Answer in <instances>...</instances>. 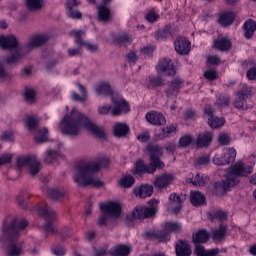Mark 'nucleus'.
Masks as SVG:
<instances>
[{
	"label": "nucleus",
	"mask_w": 256,
	"mask_h": 256,
	"mask_svg": "<svg viewBox=\"0 0 256 256\" xmlns=\"http://www.w3.org/2000/svg\"><path fill=\"white\" fill-rule=\"evenodd\" d=\"M29 222L25 219H17L15 216L7 217L2 227L0 242L5 246L7 256L23 255V242L19 240V233L28 227Z\"/></svg>",
	"instance_id": "f257e3e1"
},
{
	"label": "nucleus",
	"mask_w": 256,
	"mask_h": 256,
	"mask_svg": "<svg viewBox=\"0 0 256 256\" xmlns=\"http://www.w3.org/2000/svg\"><path fill=\"white\" fill-rule=\"evenodd\" d=\"M60 131L63 135L77 137L81 131H89L92 135H96L99 139L105 137V132L93 123L87 115L83 114L76 108L72 109L59 124Z\"/></svg>",
	"instance_id": "f03ea898"
},
{
	"label": "nucleus",
	"mask_w": 256,
	"mask_h": 256,
	"mask_svg": "<svg viewBox=\"0 0 256 256\" xmlns=\"http://www.w3.org/2000/svg\"><path fill=\"white\" fill-rule=\"evenodd\" d=\"M109 167V159L100 157L95 162L79 165L74 174V183L79 187H103V182L97 176V171Z\"/></svg>",
	"instance_id": "7ed1b4c3"
},
{
	"label": "nucleus",
	"mask_w": 256,
	"mask_h": 256,
	"mask_svg": "<svg viewBox=\"0 0 256 256\" xmlns=\"http://www.w3.org/2000/svg\"><path fill=\"white\" fill-rule=\"evenodd\" d=\"M253 173L252 166L246 165L243 162L234 164L228 171L226 180L214 183V193L216 195H225L231 187H235L239 183L237 177H247Z\"/></svg>",
	"instance_id": "20e7f679"
},
{
	"label": "nucleus",
	"mask_w": 256,
	"mask_h": 256,
	"mask_svg": "<svg viewBox=\"0 0 256 256\" xmlns=\"http://www.w3.org/2000/svg\"><path fill=\"white\" fill-rule=\"evenodd\" d=\"M112 107L109 104H103L98 107L97 111L99 115H110L112 117H119L125 115L129 110V103L119 94L112 95Z\"/></svg>",
	"instance_id": "39448f33"
},
{
	"label": "nucleus",
	"mask_w": 256,
	"mask_h": 256,
	"mask_svg": "<svg viewBox=\"0 0 256 256\" xmlns=\"http://www.w3.org/2000/svg\"><path fill=\"white\" fill-rule=\"evenodd\" d=\"M49 41V36L47 35H37L30 38L29 42L26 46L20 50H15L12 52L7 58L6 63H17L23 59L27 55V53H31L35 47H41V45H45L46 42Z\"/></svg>",
	"instance_id": "423d86ee"
},
{
	"label": "nucleus",
	"mask_w": 256,
	"mask_h": 256,
	"mask_svg": "<svg viewBox=\"0 0 256 256\" xmlns=\"http://www.w3.org/2000/svg\"><path fill=\"white\" fill-rule=\"evenodd\" d=\"M210 234L205 229H200L192 234V241L195 245V255L197 256H215L219 253V248H214L211 250H205L203 243L209 241Z\"/></svg>",
	"instance_id": "0eeeda50"
},
{
	"label": "nucleus",
	"mask_w": 256,
	"mask_h": 256,
	"mask_svg": "<svg viewBox=\"0 0 256 256\" xmlns=\"http://www.w3.org/2000/svg\"><path fill=\"white\" fill-rule=\"evenodd\" d=\"M102 215L98 219V225L103 226L109 219H119L121 216V204L117 202H108L100 204Z\"/></svg>",
	"instance_id": "6e6552de"
},
{
	"label": "nucleus",
	"mask_w": 256,
	"mask_h": 256,
	"mask_svg": "<svg viewBox=\"0 0 256 256\" xmlns=\"http://www.w3.org/2000/svg\"><path fill=\"white\" fill-rule=\"evenodd\" d=\"M150 207L147 206H136L131 213L132 219H138L143 221V219H151L157 214V206L159 205V200L152 199Z\"/></svg>",
	"instance_id": "1a4fd4ad"
},
{
	"label": "nucleus",
	"mask_w": 256,
	"mask_h": 256,
	"mask_svg": "<svg viewBox=\"0 0 256 256\" xmlns=\"http://www.w3.org/2000/svg\"><path fill=\"white\" fill-rule=\"evenodd\" d=\"M38 213L41 217L45 219L44 231L48 235H54L57 233V228L53 225L54 221L57 219V214L49 206L44 205L39 208Z\"/></svg>",
	"instance_id": "9d476101"
},
{
	"label": "nucleus",
	"mask_w": 256,
	"mask_h": 256,
	"mask_svg": "<svg viewBox=\"0 0 256 256\" xmlns=\"http://www.w3.org/2000/svg\"><path fill=\"white\" fill-rule=\"evenodd\" d=\"M18 167H27L28 173L35 177L39 171H41V162L35 158V156H21L17 159Z\"/></svg>",
	"instance_id": "9b49d317"
},
{
	"label": "nucleus",
	"mask_w": 256,
	"mask_h": 256,
	"mask_svg": "<svg viewBox=\"0 0 256 256\" xmlns=\"http://www.w3.org/2000/svg\"><path fill=\"white\" fill-rule=\"evenodd\" d=\"M147 151L150 155V163L155 165L158 169H163L165 167V163L161 161V157H163V148L157 144L148 145Z\"/></svg>",
	"instance_id": "f8f14e48"
},
{
	"label": "nucleus",
	"mask_w": 256,
	"mask_h": 256,
	"mask_svg": "<svg viewBox=\"0 0 256 256\" xmlns=\"http://www.w3.org/2000/svg\"><path fill=\"white\" fill-rule=\"evenodd\" d=\"M70 35L74 37L76 45L85 47V49L87 51H90V53H97V51H99V46L97 44L83 41V37H85V32L81 30H72L70 32Z\"/></svg>",
	"instance_id": "ddd939ff"
},
{
	"label": "nucleus",
	"mask_w": 256,
	"mask_h": 256,
	"mask_svg": "<svg viewBox=\"0 0 256 256\" xmlns=\"http://www.w3.org/2000/svg\"><path fill=\"white\" fill-rule=\"evenodd\" d=\"M187 199L184 194L177 195V193H172L169 196V203H168V211L177 215L180 213L181 209H183V202Z\"/></svg>",
	"instance_id": "4468645a"
},
{
	"label": "nucleus",
	"mask_w": 256,
	"mask_h": 256,
	"mask_svg": "<svg viewBox=\"0 0 256 256\" xmlns=\"http://www.w3.org/2000/svg\"><path fill=\"white\" fill-rule=\"evenodd\" d=\"M236 157H237V150H235V148H228L221 156L216 155L213 158V164L229 165V163H233V161H235Z\"/></svg>",
	"instance_id": "2eb2a0df"
},
{
	"label": "nucleus",
	"mask_w": 256,
	"mask_h": 256,
	"mask_svg": "<svg viewBox=\"0 0 256 256\" xmlns=\"http://www.w3.org/2000/svg\"><path fill=\"white\" fill-rule=\"evenodd\" d=\"M157 169H159V168L156 167L155 165H153V162L145 164V161L140 159V160L136 161V163H135L134 174L135 175H145L148 173L149 175H153V173H155V171H157Z\"/></svg>",
	"instance_id": "dca6fc26"
},
{
	"label": "nucleus",
	"mask_w": 256,
	"mask_h": 256,
	"mask_svg": "<svg viewBox=\"0 0 256 256\" xmlns=\"http://www.w3.org/2000/svg\"><path fill=\"white\" fill-rule=\"evenodd\" d=\"M183 85V80L181 78H175L174 80L168 83V86L165 90L167 99H176Z\"/></svg>",
	"instance_id": "f3484780"
},
{
	"label": "nucleus",
	"mask_w": 256,
	"mask_h": 256,
	"mask_svg": "<svg viewBox=\"0 0 256 256\" xmlns=\"http://www.w3.org/2000/svg\"><path fill=\"white\" fill-rule=\"evenodd\" d=\"M156 70L158 73H165L168 77H175V74L177 73L175 66L173 65V61L167 58L158 63Z\"/></svg>",
	"instance_id": "a211bd4d"
},
{
	"label": "nucleus",
	"mask_w": 256,
	"mask_h": 256,
	"mask_svg": "<svg viewBox=\"0 0 256 256\" xmlns=\"http://www.w3.org/2000/svg\"><path fill=\"white\" fill-rule=\"evenodd\" d=\"M174 48L178 55H189L191 42L185 37H179L174 41Z\"/></svg>",
	"instance_id": "6ab92c4d"
},
{
	"label": "nucleus",
	"mask_w": 256,
	"mask_h": 256,
	"mask_svg": "<svg viewBox=\"0 0 256 256\" xmlns=\"http://www.w3.org/2000/svg\"><path fill=\"white\" fill-rule=\"evenodd\" d=\"M174 180L175 176H173V174H162L156 176L155 180L153 181V185L156 187V189H165V187H169Z\"/></svg>",
	"instance_id": "aec40b11"
},
{
	"label": "nucleus",
	"mask_w": 256,
	"mask_h": 256,
	"mask_svg": "<svg viewBox=\"0 0 256 256\" xmlns=\"http://www.w3.org/2000/svg\"><path fill=\"white\" fill-rule=\"evenodd\" d=\"M133 193L135 197H139V199H147V197L153 195V186L151 184L141 185L134 188Z\"/></svg>",
	"instance_id": "412c9836"
},
{
	"label": "nucleus",
	"mask_w": 256,
	"mask_h": 256,
	"mask_svg": "<svg viewBox=\"0 0 256 256\" xmlns=\"http://www.w3.org/2000/svg\"><path fill=\"white\" fill-rule=\"evenodd\" d=\"M146 121L151 125H165L167 120L161 112L152 111L146 114Z\"/></svg>",
	"instance_id": "4be33fe9"
},
{
	"label": "nucleus",
	"mask_w": 256,
	"mask_h": 256,
	"mask_svg": "<svg viewBox=\"0 0 256 256\" xmlns=\"http://www.w3.org/2000/svg\"><path fill=\"white\" fill-rule=\"evenodd\" d=\"M0 47L1 49H15L17 48V38L12 35H1L0 36Z\"/></svg>",
	"instance_id": "5701e85b"
},
{
	"label": "nucleus",
	"mask_w": 256,
	"mask_h": 256,
	"mask_svg": "<svg viewBox=\"0 0 256 256\" xmlns=\"http://www.w3.org/2000/svg\"><path fill=\"white\" fill-rule=\"evenodd\" d=\"M175 250L177 256H191V254L193 253V251L191 250V245L183 240H179L176 243Z\"/></svg>",
	"instance_id": "b1692460"
},
{
	"label": "nucleus",
	"mask_w": 256,
	"mask_h": 256,
	"mask_svg": "<svg viewBox=\"0 0 256 256\" xmlns=\"http://www.w3.org/2000/svg\"><path fill=\"white\" fill-rule=\"evenodd\" d=\"M106 4H100L97 7V11H98V21H102L103 23H107L109 21H111V10L109 9V7L105 6Z\"/></svg>",
	"instance_id": "393cba45"
},
{
	"label": "nucleus",
	"mask_w": 256,
	"mask_h": 256,
	"mask_svg": "<svg viewBox=\"0 0 256 256\" xmlns=\"http://www.w3.org/2000/svg\"><path fill=\"white\" fill-rule=\"evenodd\" d=\"M211 141H213V134L211 132H203L198 135L196 145L199 148L209 147Z\"/></svg>",
	"instance_id": "a878e982"
},
{
	"label": "nucleus",
	"mask_w": 256,
	"mask_h": 256,
	"mask_svg": "<svg viewBox=\"0 0 256 256\" xmlns=\"http://www.w3.org/2000/svg\"><path fill=\"white\" fill-rule=\"evenodd\" d=\"M95 91L97 95L101 96L104 95L105 97L111 96V100H113V95H119L118 93L113 92L111 89V85L108 83H101L98 86H96Z\"/></svg>",
	"instance_id": "bb28decb"
},
{
	"label": "nucleus",
	"mask_w": 256,
	"mask_h": 256,
	"mask_svg": "<svg viewBox=\"0 0 256 256\" xmlns=\"http://www.w3.org/2000/svg\"><path fill=\"white\" fill-rule=\"evenodd\" d=\"M190 202L194 207H201V205H205V195L199 191L191 192Z\"/></svg>",
	"instance_id": "cd10ccee"
},
{
	"label": "nucleus",
	"mask_w": 256,
	"mask_h": 256,
	"mask_svg": "<svg viewBox=\"0 0 256 256\" xmlns=\"http://www.w3.org/2000/svg\"><path fill=\"white\" fill-rule=\"evenodd\" d=\"M231 46V39L229 38H218L214 41V47L218 49V51H229Z\"/></svg>",
	"instance_id": "c85d7f7f"
},
{
	"label": "nucleus",
	"mask_w": 256,
	"mask_h": 256,
	"mask_svg": "<svg viewBox=\"0 0 256 256\" xmlns=\"http://www.w3.org/2000/svg\"><path fill=\"white\" fill-rule=\"evenodd\" d=\"M109 255L111 256H128L129 246L128 245H117L109 250Z\"/></svg>",
	"instance_id": "c756f323"
},
{
	"label": "nucleus",
	"mask_w": 256,
	"mask_h": 256,
	"mask_svg": "<svg viewBox=\"0 0 256 256\" xmlns=\"http://www.w3.org/2000/svg\"><path fill=\"white\" fill-rule=\"evenodd\" d=\"M256 22L249 19L244 23V35L246 39H251L255 35Z\"/></svg>",
	"instance_id": "7c9ffc66"
},
{
	"label": "nucleus",
	"mask_w": 256,
	"mask_h": 256,
	"mask_svg": "<svg viewBox=\"0 0 256 256\" xmlns=\"http://www.w3.org/2000/svg\"><path fill=\"white\" fill-rule=\"evenodd\" d=\"M113 133L115 137H127V133H129V126L123 123H116L113 126Z\"/></svg>",
	"instance_id": "2f4dec72"
},
{
	"label": "nucleus",
	"mask_w": 256,
	"mask_h": 256,
	"mask_svg": "<svg viewBox=\"0 0 256 256\" xmlns=\"http://www.w3.org/2000/svg\"><path fill=\"white\" fill-rule=\"evenodd\" d=\"M77 87L81 96L77 94V92L72 93L73 101H79L80 103H85L87 101V89L81 83H77Z\"/></svg>",
	"instance_id": "473e14b6"
},
{
	"label": "nucleus",
	"mask_w": 256,
	"mask_h": 256,
	"mask_svg": "<svg viewBox=\"0 0 256 256\" xmlns=\"http://www.w3.org/2000/svg\"><path fill=\"white\" fill-rule=\"evenodd\" d=\"M234 19H235V14L233 12H224L219 17V23L223 27H229V25H233Z\"/></svg>",
	"instance_id": "72a5a7b5"
},
{
	"label": "nucleus",
	"mask_w": 256,
	"mask_h": 256,
	"mask_svg": "<svg viewBox=\"0 0 256 256\" xmlns=\"http://www.w3.org/2000/svg\"><path fill=\"white\" fill-rule=\"evenodd\" d=\"M44 191L48 195V197H50V199H53L54 201L65 197V190H59L57 188H45Z\"/></svg>",
	"instance_id": "f704fd0d"
},
{
	"label": "nucleus",
	"mask_w": 256,
	"mask_h": 256,
	"mask_svg": "<svg viewBox=\"0 0 256 256\" xmlns=\"http://www.w3.org/2000/svg\"><path fill=\"white\" fill-rule=\"evenodd\" d=\"M227 237V227L221 225L212 231V238L215 241H223Z\"/></svg>",
	"instance_id": "c9c22d12"
},
{
	"label": "nucleus",
	"mask_w": 256,
	"mask_h": 256,
	"mask_svg": "<svg viewBox=\"0 0 256 256\" xmlns=\"http://www.w3.org/2000/svg\"><path fill=\"white\" fill-rule=\"evenodd\" d=\"M165 80L161 76H150L148 78V88L157 89V87H163Z\"/></svg>",
	"instance_id": "e433bc0d"
},
{
	"label": "nucleus",
	"mask_w": 256,
	"mask_h": 256,
	"mask_svg": "<svg viewBox=\"0 0 256 256\" xmlns=\"http://www.w3.org/2000/svg\"><path fill=\"white\" fill-rule=\"evenodd\" d=\"M183 229V226L179 222H166L164 224V230L168 233H179Z\"/></svg>",
	"instance_id": "4c0bfd02"
},
{
	"label": "nucleus",
	"mask_w": 256,
	"mask_h": 256,
	"mask_svg": "<svg viewBox=\"0 0 256 256\" xmlns=\"http://www.w3.org/2000/svg\"><path fill=\"white\" fill-rule=\"evenodd\" d=\"M191 183L196 187H204V185L209 183V176L205 174H198L194 177V180H192Z\"/></svg>",
	"instance_id": "58836bf2"
},
{
	"label": "nucleus",
	"mask_w": 256,
	"mask_h": 256,
	"mask_svg": "<svg viewBox=\"0 0 256 256\" xmlns=\"http://www.w3.org/2000/svg\"><path fill=\"white\" fill-rule=\"evenodd\" d=\"M208 125L212 129H219V127H223L225 125V119L219 118L217 116H212V118H208Z\"/></svg>",
	"instance_id": "ea45409f"
},
{
	"label": "nucleus",
	"mask_w": 256,
	"mask_h": 256,
	"mask_svg": "<svg viewBox=\"0 0 256 256\" xmlns=\"http://www.w3.org/2000/svg\"><path fill=\"white\" fill-rule=\"evenodd\" d=\"M43 5V0H26V7L30 9V11H39V9L43 8Z\"/></svg>",
	"instance_id": "a19ab883"
},
{
	"label": "nucleus",
	"mask_w": 256,
	"mask_h": 256,
	"mask_svg": "<svg viewBox=\"0 0 256 256\" xmlns=\"http://www.w3.org/2000/svg\"><path fill=\"white\" fill-rule=\"evenodd\" d=\"M233 105L235 109H239V111H245L248 109L247 100L245 98H241L236 94V98L234 99Z\"/></svg>",
	"instance_id": "79ce46f5"
},
{
	"label": "nucleus",
	"mask_w": 256,
	"mask_h": 256,
	"mask_svg": "<svg viewBox=\"0 0 256 256\" xmlns=\"http://www.w3.org/2000/svg\"><path fill=\"white\" fill-rule=\"evenodd\" d=\"M238 97H241L242 99H249L251 95H253V88L247 85H244L237 93Z\"/></svg>",
	"instance_id": "37998d69"
},
{
	"label": "nucleus",
	"mask_w": 256,
	"mask_h": 256,
	"mask_svg": "<svg viewBox=\"0 0 256 256\" xmlns=\"http://www.w3.org/2000/svg\"><path fill=\"white\" fill-rule=\"evenodd\" d=\"M40 121H41V119H39V118H35L33 116H28L25 120V124H26L27 129H29V131H33L34 129H37Z\"/></svg>",
	"instance_id": "c03bdc74"
},
{
	"label": "nucleus",
	"mask_w": 256,
	"mask_h": 256,
	"mask_svg": "<svg viewBox=\"0 0 256 256\" xmlns=\"http://www.w3.org/2000/svg\"><path fill=\"white\" fill-rule=\"evenodd\" d=\"M156 241L167 243V241H171V235L166 230H157Z\"/></svg>",
	"instance_id": "a18cd8bd"
},
{
	"label": "nucleus",
	"mask_w": 256,
	"mask_h": 256,
	"mask_svg": "<svg viewBox=\"0 0 256 256\" xmlns=\"http://www.w3.org/2000/svg\"><path fill=\"white\" fill-rule=\"evenodd\" d=\"M57 157H59V153L56 150H47L44 153L45 163H53Z\"/></svg>",
	"instance_id": "49530a36"
},
{
	"label": "nucleus",
	"mask_w": 256,
	"mask_h": 256,
	"mask_svg": "<svg viewBox=\"0 0 256 256\" xmlns=\"http://www.w3.org/2000/svg\"><path fill=\"white\" fill-rule=\"evenodd\" d=\"M167 37H171V28H165L155 33V39L157 41H164Z\"/></svg>",
	"instance_id": "de8ad7c7"
},
{
	"label": "nucleus",
	"mask_w": 256,
	"mask_h": 256,
	"mask_svg": "<svg viewBox=\"0 0 256 256\" xmlns=\"http://www.w3.org/2000/svg\"><path fill=\"white\" fill-rule=\"evenodd\" d=\"M195 141V138L191 134L184 135L179 140V147H189L191 143Z\"/></svg>",
	"instance_id": "09e8293b"
},
{
	"label": "nucleus",
	"mask_w": 256,
	"mask_h": 256,
	"mask_svg": "<svg viewBox=\"0 0 256 256\" xmlns=\"http://www.w3.org/2000/svg\"><path fill=\"white\" fill-rule=\"evenodd\" d=\"M218 143L223 147L229 145L231 143V135L227 132H221L218 136Z\"/></svg>",
	"instance_id": "8fccbe9b"
},
{
	"label": "nucleus",
	"mask_w": 256,
	"mask_h": 256,
	"mask_svg": "<svg viewBox=\"0 0 256 256\" xmlns=\"http://www.w3.org/2000/svg\"><path fill=\"white\" fill-rule=\"evenodd\" d=\"M48 134L49 130L47 128H42L39 130L37 136L35 137L36 143H45V141H47Z\"/></svg>",
	"instance_id": "3c124183"
},
{
	"label": "nucleus",
	"mask_w": 256,
	"mask_h": 256,
	"mask_svg": "<svg viewBox=\"0 0 256 256\" xmlns=\"http://www.w3.org/2000/svg\"><path fill=\"white\" fill-rule=\"evenodd\" d=\"M13 161V154L12 153H3L0 154V167L3 165H9Z\"/></svg>",
	"instance_id": "603ef678"
},
{
	"label": "nucleus",
	"mask_w": 256,
	"mask_h": 256,
	"mask_svg": "<svg viewBox=\"0 0 256 256\" xmlns=\"http://www.w3.org/2000/svg\"><path fill=\"white\" fill-rule=\"evenodd\" d=\"M35 90L28 88L24 92V99L27 103H35Z\"/></svg>",
	"instance_id": "864d4df0"
},
{
	"label": "nucleus",
	"mask_w": 256,
	"mask_h": 256,
	"mask_svg": "<svg viewBox=\"0 0 256 256\" xmlns=\"http://www.w3.org/2000/svg\"><path fill=\"white\" fill-rule=\"evenodd\" d=\"M129 39V34L127 32H119L118 34L114 35V42L118 45L121 43H125Z\"/></svg>",
	"instance_id": "5fc2aeb1"
},
{
	"label": "nucleus",
	"mask_w": 256,
	"mask_h": 256,
	"mask_svg": "<svg viewBox=\"0 0 256 256\" xmlns=\"http://www.w3.org/2000/svg\"><path fill=\"white\" fill-rule=\"evenodd\" d=\"M68 57H80L83 55V47L81 45H78L77 48H69L67 50Z\"/></svg>",
	"instance_id": "6e6d98bb"
},
{
	"label": "nucleus",
	"mask_w": 256,
	"mask_h": 256,
	"mask_svg": "<svg viewBox=\"0 0 256 256\" xmlns=\"http://www.w3.org/2000/svg\"><path fill=\"white\" fill-rule=\"evenodd\" d=\"M177 131V128L175 126H167L166 128L162 129V134L160 135V139H165L169 137L172 133H175Z\"/></svg>",
	"instance_id": "4d7b16f0"
},
{
	"label": "nucleus",
	"mask_w": 256,
	"mask_h": 256,
	"mask_svg": "<svg viewBox=\"0 0 256 256\" xmlns=\"http://www.w3.org/2000/svg\"><path fill=\"white\" fill-rule=\"evenodd\" d=\"M209 163H211V157H209V155L200 156L196 160L198 167H205V165H209Z\"/></svg>",
	"instance_id": "13d9d810"
},
{
	"label": "nucleus",
	"mask_w": 256,
	"mask_h": 256,
	"mask_svg": "<svg viewBox=\"0 0 256 256\" xmlns=\"http://www.w3.org/2000/svg\"><path fill=\"white\" fill-rule=\"evenodd\" d=\"M230 101H231V99L228 96H220L217 99L216 103H217L218 107L223 109V107H229Z\"/></svg>",
	"instance_id": "bf43d9fd"
},
{
	"label": "nucleus",
	"mask_w": 256,
	"mask_h": 256,
	"mask_svg": "<svg viewBox=\"0 0 256 256\" xmlns=\"http://www.w3.org/2000/svg\"><path fill=\"white\" fill-rule=\"evenodd\" d=\"M66 15L70 17V19H81V17H83V14H81L79 10H73V8L66 10Z\"/></svg>",
	"instance_id": "052dcab7"
},
{
	"label": "nucleus",
	"mask_w": 256,
	"mask_h": 256,
	"mask_svg": "<svg viewBox=\"0 0 256 256\" xmlns=\"http://www.w3.org/2000/svg\"><path fill=\"white\" fill-rule=\"evenodd\" d=\"M204 77L208 81H215V79H217V71H215L214 69L208 70L204 72Z\"/></svg>",
	"instance_id": "680f3d73"
},
{
	"label": "nucleus",
	"mask_w": 256,
	"mask_h": 256,
	"mask_svg": "<svg viewBox=\"0 0 256 256\" xmlns=\"http://www.w3.org/2000/svg\"><path fill=\"white\" fill-rule=\"evenodd\" d=\"M79 5H81V0H67L66 10L75 9V7H79Z\"/></svg>",
	"instance_id": "e2e57ef3"
},
{
	"label": "nucleus",
	"mask_w": 256,
	"mask_h": 256,
	"mask_svg": "<svg viewBox=\"0 0 256 256\" xmlns=\"http://www.w3.org/2000/svg\"><path fill=\"white\" fill-rule=\"evenodd\" d=\"M159 19V14L155 13V12H149L146 15V20L149 23H155V21H157Z\"/></svg>",
	"instance_id": "0e129e2a"
},
{
	"label": "nucleus",
	"mask_w": 256,
	"mask_h": 256,
	"mask_svg": "<svg viewBox=\"0 0 256 256\" xmlns=\"http://www.w3.org/2000/svg\"><path fill=\"white\" fill-rule=\"evenodd\" d=\"M144 235H145V237H147V239H154L156 241L157 230H155V229L146 230Z\"/></svg>",
	"instance_id": "69168bd1"
},
{
	"label": "nucleus",
	"mask_w": 256,
	"mask_h": 256,
	"mask_svg": "<svg viewBox=\"0 0 256 256\" xmlns=\"http://www.w3.org/2000/svg\"><path fill=\"white\" fill-rule=\"evenodd\" d=\"M246 75L249 81H256V67L249 69Z\"/></svg>",
	"instance_id": "338daca9"
},
{
	"label": "nucleus",
	"mask_w": 256,
	"mask_h": 256,
	"mask_svg": "<svg viewBox=\"0 0 256 256\" xmlns=\"http://www.w3.org/2000/svg\"><path fill=\"white\" fill-rule=\"evenodd\" d=\"M13 132L11 131H8V132H5L2 136H1V141H8V142H11L13 141Z\"/></svg>",
	"instance_id": "774afa93"
}]
</instances>
